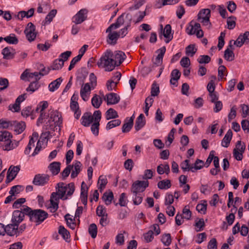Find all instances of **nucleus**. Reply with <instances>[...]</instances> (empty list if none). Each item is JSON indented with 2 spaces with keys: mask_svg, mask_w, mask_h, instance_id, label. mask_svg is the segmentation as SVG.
Listing matches in <instances>:
<instances>
[{
  "mask_svg": "<svg viewBox=\"0 0 249 249\" xmlns=\"http://www.w3.org/2000/svg\"><path fill=\"white\" fill-rule=\"evenodd\" d=\"M113 55L111 50H107L99 60L97 65L100 68H105L106 71H112L117 64L116 60H114Z\"/></svg>",
  "mask_w": 249,
  "mask_h": 249,
  "instance_id": "1",
  "label": "nucleus"
},
{
  "mask_svg": "<svg viewBox=\"0 0 249 249\" xmlns=\"http://www.w3.org/2000/svg\"><path fill=\"white\" fill-rule=\"evenodd\" d=\"M48 216V213L41 209L34 210V213L31 217L30 221L36 223V225H39L43 222Z\"/></svg>",
  "mask_w": 249,
  "mask_h": 249,
  "instance_id": "2",
  "label": "nucleus"
},
{
  "mask_svg": "<svg viewBox=\"0 0 249 249\" xmlns=\"http://www.w3.org/2000/svg\"><path fill=\"white\" fill-rule=\"evenodd\" d=\"M198 19H201V22L205 26L210 27L211 23L210 21L211 17V11L209 9H203L201 10L198 15Z\"/></svg>",
  "mask_w": 249,
  "mask_h": 249,
  "instance_id": "3",
  "label": "nucleus"
},
{
  "mask_svg": "<svg viewBox=\"0 0 249 249\" xmlns=\"http://www.w3.org/2000/svg\"><path fill=\"white\" fill-rule=\"evenodd\" d=\"M148 181H136L132 184L131 191L133 194H138L142 192L148 186Z\"/></svg>",
  "mask_w": 249,
  "mask_h": 249,
  "instance_id": "4",
  "label": "nucleus"
},
{
  "mask_svg": "<svg viewBox=\"0 0 249 249\" xmlns=\"http://www.w3.org/2000/svg\"><path fill=\"white\" fill-rule=\"evenodd\" d=\"M24 33L29 41L32 42L34 41L36 36V32L35 26L32 22L28 23L27 27L24 30Z\"/></svg>",
  "mask_w": 249,
  "mask_h": 249,
  "instance_id": "5",
  "label": "nucleus"
},
{
  "mask_svg": "<svg viewBox=\"0 0 249 249\" xmlns=\"http://www.w3.org/2000/svg\"><path fill=\"white\" fill-rule=\"evenodd\" d=\"M50 177L47 174H38L35 175L33 183L36 186H43L48 183Z\"/></svg>",
  "mask_w": 249,
  "mask_h": 249,
  "instance_id": "6",
  "label": "nucleus"
},
{
  "mask_svg": "<svg viewBox=\"0 0 249 249\" xmlns=\"http://www.w3.org/2000/svg\"><path fill=\"white\" fill-rule=\"evenodd\" d=\"M88 11L85 9H81L77 13L73 16V22L76 24H81L87 18Z\"/></svg>",
  "mask_w": 249,
  "mask_h": 249,
  "instance_id": "7",
  "label": "nucleus"
},
{
  "mask_svg": "<svg viewBox=\"0 0 249 249\" xmlns=\"http://www.w3.org/2000/svg\"><path fill=\"white\" fill-rule=\"evenodd\" d=\"M19 170V166H16L13 167L12 166H11L7 172L5 183L6 184H8L11 181H12L16 178V176L17 175Z\"/></svg>",
  "mask_w": 249,
  "mask_h": 249,
  "instance_id": "8",
  "label": "nucleus"
},
{
  "mask_svg": "<svg viewBox=\"0 0 249 249\" xmlns=\"http://www.w3.org/2000/svg\"><path fill=\"white\" fill-rule=\"evenodd\" d=\"M91 89L92 87L90 86L89 83L83 84L80 90V95L84 101H86L88 100Z\"/></svg>",
  "mask_w": 249,
  "mask_h": 249,
  "instance_id": "9",
  "label": "nucleus"
},
{
  "mask_svg": "<svg viewBox=\"0 0 249 249\" xmlns=\"http://www.w3.org/2000/svg\"><path fill=\"white\" fill-rule=\"evenodd\" d=\"M249 42V32L247 31L243 35H240L236 40L234 41V44L237 47H241L244 43Z\"/></svg>",
  "mask_w": 249,
  "mask_h": 249,
  "instance_id": "10",
  "label": "nucleus"
},
{
  "mask_svg": "<svg viewBox=\"0 0 249 249\" xmlns=\"http://www.w3.org/2000/svg\"><path fill=\"white\" fill-rule=\"evenodd\" d=\"M24 215L20 210H15L13 213L12 222L15 224V226L19 225L24 219Z\"/></svg>",
  "mask_w": 249,
  "mask_h": 249,
  "instance_id": "11",
  "label": "nucleus"
},
{
  "mask_svg": "<svg viewBox=\"0 0 249 249\" xmlns=\"http://www.w3.org/2000/svg\"><path fill=\"white\" fill-rule=\"evenodd\" d=\"M56 193H57L58 195H61L60 197L61 199L66 200L68 197H65V195L66 193L67 190V185H65V183L63 182H59L56 184L55 187Z\"/></svg>",
  "mask_w": 249,
  "mask_h": 249,
  "instance_id": "12",
  "label": "nucleus"
},
{
  "mask_svg": "<svg viewBox=\"0 0 249 249\" xmlns=\"http://www.w3.org/2000/svg\"><path fill=\"white\" fill-rule=\"evenodd\" d=\"M1 53L3 55V58L5 59H13L16 54V52L13 48L11 47H6L2 50Z\"/></svg>",
  "mask_w": 249,
  "mask_h": 249,
  "instance_id": "13",
  "label": "nucleus"
},
{
  "mask_svg": "<svg viewBox=\"0 0 249 249\" xmlns=\"http://www.w3.org/2000/svg\"><path fill=\"white\" fill-rule=\"evenodd\" d=\"M50 119L54 122L55 127L60 126L62 123V118L61 114L57 111H54L51 113Z\"/></svg>",
  "mask_w": 249,
  "mask_h": 249,
  "instance_id": "14",
  "label": "nucleus"
},
{
  "mask_svg": "<svg viewBox=\"0 0 249 249\" xmlns=\"http://www.w3.org/2000/svg\"><path fill=\"white\" fill-rule=\"evenodd\" d=\"M105 100H107V105H114L117 104L120 100V96L115 93H110L106 95Z\"/></svg>",
  "mask_w": 249,
  "mask_h": 249,
  "instance_id": "15",
  "label": "nucleus"
},
{
  "mask_svg": "<svg viewBox=\"0 0 249 249\" xmlns=\"http://www.w3.org/2000/svg\"><path fill=\"white\" fill-rule=\"evenodd\" d=\"M81 124L84 126H89L93 121V116L90 112L85 113L81 118Z\"/></svg>",
  "mask_w": 249,
  "mask_h": 249,
  "instance_id": "16",
  "label": "nucleus"
},
{
  "mask_svg": "<svg viewBox=\"0 0 249 249\" xmlns=\"http://www.w3.org/2000/svg\"><path fill=\"white\" fill-rule=\"evenodd\" d=\"M12 136L10 132L7 131H0V142L2 143L3 148H4V145L6 143L10 142Z\"/></svg>",
  "mask_w": 249,
  "mask_h": 249,
  "instance_id": "17",
  "label": "nucleus"
},
{
  "mask_svg": "<svg viewBox=\"0 0 249 249\" xmlns=\"http://www.w3.org/2000/svg\"><path fill=\"white\" fill-rule=\"evenodd\" d=\"M18 226H15V224L12 223L5 226V233L9 236H13L18 234Z\"/></svg>",
  "mask_w": 249,
  "mask_h": 249,
  "instance_id": "18",
  "label": "nucleus"
},
{
  "mask_svg": "<svg viewBox=\"0 0 249 249\" xmlns=\"http://www.w3.org/2000/svg\"><path fill=\"white\" fill-rule=\"evenodd\" d=\"M14 124H13L14 130L17 134L21 133L26 128V124L24 122L20 121L18 122L17 121H14Z\"/></svg>",
  "mask_w": 249,
  "mask_h": 249,
  "instance_id": "19",
  "label": "nucleus"
},
{
  "mask_svg": "<svg viewBox=\"0 0 249 249\" xmlns=\"http://www.w3.org/2000/svg\"><path fill=\"white\" fill-rule=\"evenodd\" d=\"M165 51L166 48L165 46H163L157 50V52L160 53L155 58V60L153 62V63L155 65L159 66L161 64L162 62L163 57L165 53Z\"/></svg>",
  "mask_w": 249,
  "mask_h": 249,
  "instance_id": "20",
  "label": "nucleus"
},
{
  "mask_svg": "<svg viewBox=\"0 0 249 249\" xmlns=\"http://www.w3.org/2000/svg\"><path fill=\"white\" fill-rule=\"evenodd\" d=\"M180 75L181 73L178 70H173L171 73L170 84L177 87L178 80L179 79Z\"/></svg>",
  "mask_w": 249,
  "mask_h": 249,
  "instance_id": "21",
  "label": "nucleus"
},
{
  "mask_svg": "<svg viewBox=\"0 0 249 249\" xmlns=\"http://www.w3.org/2000/svg\"><path fill=\"white\" fill-rule=\"evenodd\" d=\"M125 58L126 55L124 52L121 51H116L113 56L114 60H116L117 63L116 66H120Z\"/></svg>",
  "mask_w": 249,
  "mask_h": 249,
  "instance_id": "22",
  "label": "nucleus"
},
{
  "mask_svg": "<svg viewBox=\"0 0 249 249\" xmlns=\"http://www.w3.org/2000/svg\"><path fill=\"white\" fill-rule=\"evenodd\" d=\"M145 124V120L143 114H141L137 118L135 122V129L138 131L142 128Z\"/></svg>",
  "mask_w": 249,
  "mask_h": 249,
  "instance_id": "23",
  "label": "nucleus"
},
{
  "mask_svg": "<svg viewBox=\"0 0 249 249\" xmlns=\"http://www.w3.org/2000/svg\"><path fill=\"white\" fill-rule=\"evenodd\" d=\"M171 25L169 24L166 25L163 30V35L167 39L165 40L166 43H169L173 38V35H171Z\"/></svg>",
  "mask_w": 249,
  "mask_h": 249,
  "instance_id": "24",
  "label": "nucleus"
},
{
  "mask_svg": "<svg viewBox=\"0 0 249 249\" xmlns=\"http://www.w3.org/2000/svg\"><path fill=\"white\" fill-rule=\"evenodd\" d=\"M60 163L54 161L51 163L48 168L53 175H57L60 170Z\"/></svg>",
  "mask_w": 249,
  "mask_h": 249,
  "instance_id": "25",
  "label": "nucleus"
},
{
  "mask_svg": "<svg viewBox=\"0 0 249 249\" xmlns=\"http://www.w3.org/2000/svg\"><path fill=\"white\" fill-rule=\"evenodd\" d=\"M232 137V132L231 129H229L222 141V145L225 147H228L230 144Z\"/></svg>",
  "mask_w": 249,
  "mask_h": 249,
  "instance_id": "26",
  "label": "nucleus"
},
{
  "mask_svg": "<svg viewBox=\"0 0 249 249\" xmlns=\"http://www.w3.org/2000/svg\"><path fill=\"white\" fill-rule=\"evenodd\" d=\"M135 117L133 115L129 119L127 122H125L122 126V132L123 133L128 132L132 128L133 125V121Z\"/></svg>",
  "mask_w": 249,
  "mask_h": 249,
  "instance_id": "27",
  "label": "nucleus"
},
{
  "mask_svg": "<svg viewBox=\"0 0 249 249\" xmlns=\"http://www.w3.org/2000/svg\"><path fill=\"white\" fill-rule=\"evenodd\" d=\"M72 166L74 167V169L72 170L71 176V178H75L81 170L82 164L79 161L76 160Z\"/></svg>",
  "mask_w": 249,
  "mask_h": 249,
  "instance_id": "28",
  "label": "nucleus"
},
{
  "mask_svg": "<svg viewBox=\"0 0 249 249\" xmlns=\"http://www.w3.org/2000/svg\"><path fill=\"white\" fill-rule=\"evenodd\" d=\"M57 10L56 9L52 10L47 15L45 20L43 21L42 24L45 25L46 24H49L53 20V18L55 16Z\"/></svg>",
  "mask_w": 249,
  "mask_h": 249,
  "instance_id": "29",
  "label": "nucleus"
},
{
  "mask_svg": "<svg viewBox=\"0 0 249 249\" xmlns=\"http://www.w3.org/2000/svg\"><path fill=\"white\" fill-rule=\"evenodd\" d=\"M107 42L108 44L115 45L116 43L117 39L119 37V35L116 32L109 33Z\"/></svg>",
  "mask_w": 249,
  "mask_h": 249,
  "instance_id": "30",
  "label": "nucleus"
},
{
  "mask_svg": "<svg viewBox=\"0 0 249 249\" xmlns=\"http://www.w3.org/2000/svg\"><path fill=\"white\" fill-rule=\"evenodd\" d=\"M3 40L10 44H17L18 42V38L14 34H11L8 36L3 37Z\"/></svg>",
  "mask_w": 249,
  "mask_h": 249,
  "instance_id": "31",
  "label": "nucleus"
},
{
  "mask_svg": "<svg viewBox=\"0 0 249 249\" xmlns=\"http://www.w3.org/2000/svg\"><path fill=\"white\" fill-rule=\"evenodd\" d=\"M171 186V181L169 179H164L158 183V187L161 190H166Z\"/></svg>",
  "mask_w": 249,
  "mask_h": 249,
  "instance_id": "32",
  "label": "nucleus"
},
{
  "mask_svg": "<svg viewBox=\"0 0 249 249\" xmlns=\"http://www.w3.org/2000/svg\"><path fill=\"white\" fill-rule=\"evenodd\" d=\"M181 168L184 172L191 171L193 172H195L194 170H193V164H190V160H185L180 163Z\"/></svg>",
  "mask_w": 249,
  "mask_h": 249,
  "instance_id": "33",
  "label": "nucleus"
},
{
  "mask_svg": "<svg viewBox=\"0 0 249 249\" xmlns=\"http://www.w3.org/2000/svg\"><path fill=\"white\" fill-rule=\"evenodd\" d=\"M64 66V60L62 58L55 59L51 66L53 70H58L61 69Z\"/></svg>",
  "mask_w": 249,
  "mask_h": 249,
  "instance_id": "34",
  "label": "nucleus"
},
{
  "mask_svg": "<svg viewBox=\"0 0 249 249\" xmlns=\"http://www.w3.org/2000/svg\"><path fill=\"white\" fill-rule=\"evenodd\" d=\"M102 103V99L100 96L95 94L91 99L92 105L96 108H99Z\"/></svg>",
  "mask_w": 249,
  "mask_h": 249,
  "instance_id": "35",
  "label": "nucleus"
},
{
  "mask_svg": "<svg viewBox=\"0 0 249 249\" xmlns=\"http://www.w3.org/2000/svg\"><path fill=\"white\" fill-rule=\"evenodd\" d=\"M58 233L62 235L63 238L66 241L70 238L69 231L63 226L59 227Z\"/></svg>",
  "mask_w": 249,
  "mask_h": 249,
  "instance_id": "36",
  "label": "nucleus"
},
{
  "mask_svg": "<svg viewBox=\"0 0 249 249\" xmlns=\"http://www.w3.org/2000/svg\"><path fill=\"white\" fill-rule=\"evenodd\" d=\"M118 117V115L116 110L112 108H109L106 112V118L107 120L115 119Z\"/></svg>",
  "mask_w": 249,
  "mask_h": 249,
  "instance_id": "37",
  "label": "nucleus"
},
{
  "mask_svg": "<svg viewBox=\"0 0 249 249\" xmlns=\"http://www.w3.org/2000/svg\"><path fill=\"white\" fill-rule=\"evenodd\" d=\"M62 81V79L60 77L51 82L49 85V90L51 91H54L59 88V85Z\"/></svg>",
  "mask_w": 249,
  "mask_h": 249,
  "instance_id": "38",
  "label": "nucleus"
},
{
  "mask_svg": "<svg viewBox=\"0 0 249 249\" xmlns=\"http://www.w3.org/2000/svg\"><path fill=\"white\" fill-rule=\"evenodd\" d=\"M113 197V194L112 192H110L108 193L105 192L103 194L102 199L105 202L106 204L108 205L111 204Z\"/></svg>",
  "mask_w": 249,
  "mask_h": 249,
  "instance_id": "39",
  "label": "nucleus"
},
{
  "mask_svg": "<svg viewBox=\"0 0 249 249\" xmlns=\"http://www.w3.org/2000/svg\"><path fill=\"white\" fill-rule=\"evenodd\" d=\"M40 85L38 82V81H33L30 83L28 87L26 88V90L27 92H30L31 93H32L38 89Z\"/></svg>",
  "mask_w": 249,
  "mask_h": 249,
  "instance_id": "40",
  "label": "nucleus"
},
{
  "mask_svg": "<svg viewBox=\"0 0 249 249\" xmlns=\"http://www.w3.org/2000/svg\"><path fill=\"white\" fill-rule=\"evenodd\" d=\"M23 189H24V187L23 186L19 185H15V186H13L11 188V189L9 191V194L10 195H12L15 196L17 195L20 193V192H21L22 191H23Z\"/></svg>",
  "mask_w": 249,
  "mask_h": 249,
  "instance_id": "41",
  "label": "nucleus"
},
{
  "mask_svg": "<svg viewBox=\"0 0 249 249\" xmlns=\"http://www.w3.org/2000/svg\"><path fill=\"white\" fill-rule=\"evenodd\" d=\"M224 57L228 61H231L234 59V54L232 51L227 48L224 52Z\"/></svg>",
  "mask_w": 249,
  "mask_h": 249,
  "instance_id": "42",
  "label": "nucleus"
},
{
  "mask_svg": "<svg viewBox=\"0 0 249 249\" xmlns=\"http://www.w3.org/2000/svg\"><path fill=\"white\" fill-rule=\"evenodd\" d=\"M18 143L19 142L15 141L14 142H12L11 140L10 142L5 143L3 150L7 151L12 150L16 148L18 145Z\"/></svg>",
  "mask_w": 249,
  "mask_h": 249,
  "instance_id": "43",
  "label": "nucleus"
},
{
  "mask_svg": "<svg viewBox=\"0 0 249 249\" xmlns=\"http://www.w3.org/2000/svg\"><path fill=\"white\" fill-rule=\"evenodd\" d=\"M197 49L195 48L194 44H190L188 45L185 49L186 54L190 56H193L196 53Z\"/></svg>",
  "mask_w": 249,
  "mask_h": 249,
  "instance_id": "44",
  "label": "nucleus"
},
{
  "mask_svg": "<svg viewBox=\"0 0 249 249\" xmlns=\"http://www.w3.org/2000/svg\"><path fill=\"white\" fill-rule=\"evenodd\" d=\"M88 231L91 237L95 238L97 234V227L95 224H91L89 227Z\"/></svg>",
  "mask_w": 249,
  "mask_h": 249,
  "instance_id": "45",
  "label": "nucleus"
},
{
  "mask_svg": "<svg viewBox=\"0 0 249 249\" xmlns=\"http://www.w3.org/2000/svg\"><path fill=\"white\" fill-rule=\"evenodd\" d=\"M107 183V179L105 177H104L103 176H100L99 177L98 184V189L100 190V191L105 188Z\"/></svg>",
  "mask_w": 249,
  "mask_h": 249,
  "instance_id": "46",
  "label": "nucleus"
},
{
  "mask_svg": "<svg viewBox=\"0 0 249 249\" xmlns=\"http://www.w3.org/2000/svg\"><path fill=\"white\" fill-rule=\"evenodd\" d=\"M236 18L234 16H231L228 18L227 21L228 29L232 30L235 27L236 25Z\"/></svg>",
  "mask_w": 249,
  "mask_h": 249,
  "instance_id": "47",
  "label": "nucleus"
},
{
  "mask_svg": "<svg viewBox=\"0 0 249 249\" xmlns=\"http://www.w3.org/2000/svg\"><path fill=\"white\" fill-rule=\"evenodd\" d=\"M121 121L120 120L116 119L109 121L107 124L106 129L107 130L110 129L114 127L119 126L121 124Z\"/></svg>",
  "mask_w": 249,
  "mask_h": 249,
  "instance_id": "48",
  "label": "nucleus"
},
{
  "mask_svg": "<svg viewBox=\"0 0 249 249\" xmlns=\"http://www.w3.org/2000/svg\"><path fill=\"white\" fill-rule=\"evenodd\" d=\"M25 216V214H26L29 216L30 218V220H31V217L32 216L34 210H33L30 207L27 206H23V208H21L20 210Z\"/></svg>",
  "mask_w": 249,
  "mask_h": 249,
  "instance_id": "49",
  "label": "nucleus"
},
{
  "mask_svg": "<svg viewBox=\"0 0 249 249\" xmlns=\"http://www.w3.org/2000/svg\"><path fill=\"white\" fill-rule=\"evenodd\" d=\"M162 243L166 246H168L171 243L172 239L170 233H166L162 235L161 239Z\"/></svg>",
  "mask_w": 249,
  "mask_h": 249,
  "instance_id": "50",
  "label": "nucleus"
},
{
  "mask_svg": "<svg viewBox=\"0 0 249 249\" xmlns=\"http://www.w3.org/2000/svg\"><path fill=\"white\" fill-rule=\"evenodd\" d=\"M88 187L86 183L83 181L81 186L80 198L88 197Z\"/></svg>",
  "mask_w": 249,
  "mask_h": 249,
  "instance_id": "51",
  "label": "nucleus"
},
{
  "mask_svg": "<svg viewBox=\"0 0 249 249\" xmlns=\"http://www.w3.org/2000/svg\"><path fill=\"white\" fill-rule=\"evenodd\" d=\"M72 168L73 166L68 164L66 168L61 172V174L63 180H65L69 176Z\"/></svg>",
  "mask_w": 249,
  "mask_h": 249,
  "instance_id": "52",
  "label": "nucleus"
},
{
  "mask_svg": "<svg viewBox=\"0 0 249 249\" xmlns=\"http://www.w3.org/2000/svg\"><path fill=\"white\" fill-rule=\"evenodd\" d=\"M183 217L187 220H190L192 216V212L188 206H185L182 210Z\"/></svg>",
  "mask_w": 249,
  "mask_h": 249,
  "instance_id": "53",
  "label": "nucleus"
},
{
  "mask_svg": "<svg viewBox=\"0 0 249 249\" xmlns=\"http://www.w3.org/2000/svg\"><path fill=\"white\" fill-rule=\"evenodd\" d=\"M48 73V71H46L45 73H42V72L39 71L35 72L33 73H29L28 74V78L29 79L33 78L34 77H35V81H38L40 79V77H38L39 75L43 76Z\"/></svg>",
  "mask_w": 249,
  "mask_h": 249,
  "instance_id": "54",
  "label": "nucleus"
},
{
  "mask_svg": "<svg viewBox=\"0 0 249 249\" xmlns=\"http://www.w3.org/2000/svg\"><path fill=\"white\" fill-rule=\"evenodd\" d=\"M61 195H58L57 193L53 192L52 193L50 197V203H52V202H53L54 203H58L59 204V199H61L60 197Z\"/></svg>",
  "mask_w": 249,
  "mask_h": 249,
  "instance_id": "55",
  "label": "nucleus"
},
{
  "mask_svg": "<svg viewBox=\"0 0 249 249\" xmlns=\"http://www.w3.org/2000/svg\"><path fill=\"white\" fill-rule=\"evenodd\" d=\"M160 92L159 86L155 82L153 83L151 90V96H157Z\"/></svg>",
  "mask_w": 249,
  "mask_h": 249,
  "instance_id": "56",
  "label": "nucleus"
},
{
  "mask_svg": "<svg viewBox=\"0 0 249 249\" xmlns=\"http://www.w3.org/2000/svg\"><path fill=\"white\" fill-rule=\"evenodd\" d=\"M203 164L204 162L203 160L197 159L194 164H193V170H194L195 172L196 170L201 169L203 166Z\"/></svg>",
  "mask_w": 249,
  "mask_h": 249,
  "instance_id": "57",
  "label": "nucleus"
},
{
  "mask_svg": "<svg viewBox=\"0 0 249 249\" xmlns=\"http://www.w3.org/2000/svg\"><path fill=\"white\" fill-rule=\"evenodd\" d=\"M154 233L152 230H149L146 233L143 234V237L147 243L150 242L154 238Z\"/></svg>",
  "mask_w": 249,
  "mask_h": 249,
  "instance_id": "58",
  "label": "nucleus"
},
{
  "mask_svg": "<svg viewBox=\"0 0 249 249\" xmlns=\"http://www.w3.org/2000/svg\"><path fill=\"white\" fill-rule=\"evenodd\" d=\"M211 61V57L207 55H200L197 59V61L199 64H207Z\"/></svg>",
  "mask_w": 249,
  "mask_h": 249,
  "instance_id": "59",
  "label": "nucleus"
},
{
  "mask_svg": "<svg viewBox=\"0 0 249 249\" xmlns=\"http://www.w3.org/2000/svg\"><path fill=\"white\" fill-rule=\"evenodd\" d=\"M195 226L196 227V231H200L203 230L205 226V223L203 218L199 219V220L196 222Z\"/></svg>",
  "mask_w": 249,
  "mask_h": 249,
  "instance_id": "60",
  "label": "nucleus"
},
{
  "mask_svg": "<svg viewBox=\"0 0 249 249\" xmlns=\"http://www.w3.org/2000/svg\"><path fill=\"white\" fill-rule=\"evenodd\" d=\"M96 214L99 216H107L105 208L102 205H99L96 209Z\"/></svg>",
  "mask_w": 249,
  "mask_h": 249,
  "instance_id": "61",
  "label": "nucleus"
},
{
  "mask_svg": "<svg viewBox=\"0 0 249 249\" xmlns=\"http://www.w3.org/2000/svg\"><path fill=\"white\" fill-rule=\"evenodd\" d=\"M35 142V141L34 140V138L33 137H31L29 140V143L24 151V153L26 155H28L30 153V152L32 147H34Z\"/></svg>",
  "mask_w": 249,
  "mask_h": 249,
  "instance_id": "62",
  "label": "nucleus"
},
{
  "mask_svg": "<svg viewBox=\"0 0 249 249\" xmlns=\"http://www.w3.org/2000/svg\"><path fill=\"white\" fill-rule=\"evenodd\" d=\"M242 110V117L246 118L248 115H249V106L245 104H242L240 105Z\"/></svg>",
  "mask_w": 249,
  "mask_h": 249,
  "instance_id": "63",
  "label": "nucleus"
},
{
  "mask_svg": "<svg viewBox=\"0 0 249 249\" xmlns=\"http://www.w3.org/2000/svg\"><path fill=\"white\" fill-rule=\"evenodd\" d=\"M89 85L92 89H93L97 85V78L93 73H91L89 75Z\"/></svg>",
  "mask_w": 249,
  "mask_h": 249,
  "instance_id": "64",
  "label": "nucleus"
}]
</instances>
